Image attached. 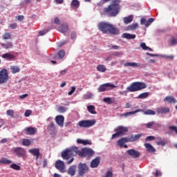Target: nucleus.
I'll return each mask as SVG.
<instances>
[{
  "label": "nucleus",
  "instance_id": "nucleus-1",
  "mask_svg": "<svg viewBox=\"0 0 177 177\" xmlns=\"http://www.w3.org/2000/svg\"><path fill=\"white\" fill-rule=\"evenodd\" d=\"M78 155L81 158H86V159H91L95 155V151L91 148H82V151H79L77 147H71L68 148V165L73 163L74 160V156Z\"/></svg>",
  "mask_w": 177,
  "mask_h": 177
},
{
  "label": "nucleus",
  "instance_id": "nucleus-2",
  "mask_svg": "<svg viewBox=\"0 0 177 177\" xmlns=\"http://www.w3.org/2000/svg\"><path fill=\"white\" fill-rule=\"evenodd\" d=\"M98 29L102 31L103 34H111V35H118L120 31L118 27H115L111 23H106L105 21H101L98 24Z\"/></svg>",
  "mask_w": 177,
  "mask_h": 177
},
{
  "label": "nucleus",
  "instance_id": "nucleus-3",
  "mask_svg": "<svg viewBox=\"0 0 177 177\" xmlns=\"http://www.w3.org/2000/svg\"><path fill=\"white\" fill-rule=\"evenodd\" d=\"M120 2V0H113L111 5L104 8V13L110 16V17L117 16L121 10Z\"/></svg>",
  "mask_w": 177,
  "mask_h": 177
},
{
  "label": "nucleus",
  "instance_id": "nucleus-4",
  "mask_svg": "<svg viewBox=\"0 0 177 177\" xmlns=\"http://www.w3.org/2000/svg\"><path fill=\"white\" fill-rule=\"evenodd\" d=\"M147 85L145 82H141L140 81H136L132 82L129 86H127V91L129 92H136V91H140L141 89H145L147 88Z\"/></svg>",
  "mask_w": 177,
  "mask_h": 177
},
{
  "label": "nucleus",
  "instance_id": "nucleus-5",
  "mask_svg": "<svg viewBox=\"0 0 177 177\" xmlns=\"http://www.w3.org/2000/svg\"><path fill=\"white\" fill-rule=\"evenodd\" d=\"M139 111H143L144 114L154 115L156 113L155 110H151V109H148L147 110H145V111L142 109H137L136 110H133L132 111H127V113H124L123 115L127 117V115H131V114H136V113H139Z\"/></svg>",
  "mask_w": 177,
  "mask_h": 177
},
{
  "label": "nucleus",
  "instance_id": "nucleus-6",
  "mask_svg": "<svg viewBox=\"0 0 177 177\" xmlns=\"http://www.w3.org/2000/svg\"><path fill=\"white\" fill-rule=\"evenodd\" d=\"M115 134H113L111 139H115V138H118L120 135H123L125 132H128V127H124V126H118L117 129H115Z\"/></svg>",
  "mask_w": 177,
  "mask_h": 177
},
{
  "label": "nucleus",
  "instance_id": "nucleus-7",
  "mask_svg": "<svg viewBox=\"0 0 177 177\" xmlns=\"http://www.w3.org/2000/svg\"><path fill=\"white\" fill-rule=\"evenodd\" d=\"M96 122V120H81L78 124L80 127L83 128H88V127H93Z\"/></svg>",
  "mask_w": 177,
  "mask_h": 177
},
{
  "label": "nucleus",
  "instance_id": "nucleus-8",
  "mask_svg": "<svg viewBox=\"0 0 177 177\" xmlns=\"http://www.w3.org/2000/svg\"><path fill=\"white\" fill-rule=\"evenodd\" d=\"M116 85L111 84V82H106V84H102L100 85L98 88L99 92H104V91H109L110 89H113L115 88Z\"/></svg>",
  "mask_w": 177,
  "mask_h": 177
},
{
  "label": "nucleus",
  "instance_id": "nucleus-9",
  "mask_svg": "<svg viewBox=\"0 0 177 177\" xmlns=\"http://www.w3.org/2000/svg\"><path fill=\"white\" fill-rule=\"evenodd\" d=\"M9 80V73L6 68L0 71V84H5Z\"/></svg>",
  "mask_w": 177,
  "mask_h": 177
},
{
  "label": "nucleus",
  "instance_id": "nucleus-10",
  "mask_svg": "<svg viewBox=\"0 0 177 177\" xmlns=\"http://www.w3.org/2000/svg\"><path fill=\"white\" fill-rule=\"evenodd\" d=\"M78 169L79 176H84V174H86L88 171V167L85 163H80Z\"/></svg>",
  "mask_w": 177,
  "mask_h": 177
},
{
  "label": "nucleus",
  "instance_id": "nucleus-11",
  "mask_svg": "<svg viewBox=\"0 0 177 177\" xmlns=\"http://www.w3.org/2000/svg\"><path fill=\"white\" fill-rule=\"evenodd\" d=\"M55 168L58 169L60 172H66V165L64 162L60 160H57L55 162Z\"/></svg>",
  "mask_w": 177,
  "mask_h": 177
},
{
  "label": "nucleus",
  "instance_id": "nucleus-12",
  "mask_svg": "<svg viewBox=\"0 0 177 177\" xmlns=\"http://www.w3.org/2000/svg\"><path fill=\"white\" fill-rule=\"evenodd\" d=\"M127 153L133 159H138L140 158V152H139V151H136V149H129Z\"/></svg>",
  "mask_w": 177,
  "mask_h": 177
},
{
  "label": "nucleus",
  "instance_id": "nucleus-13",
  "mask_svg": "<svg viewBox=\"0 0 177 177\" xmlns=\"http://www.w3.org/2000/svg\"><path fill=\"white\" fill-rule=\"evenodd\" d=\"M14 151L17 157H24L26 156V149L22 147L14 148Z\"/></svg>",
  "mask_w": 177,
  "mask_h": 177
},
{
  "label": "nucleus",
  "instance_id": "nucleus-14",
  "mask_svg": "<svg viewBox=\"0 0 177 177\" xmlns=\"http://www.w3.org/2000/svg\"><path fill=\"white\" fill-rule=\"evenodd\" d=\"M156 110L158 114H167L170 112L169 107H163L162 106L156 107Z\"/></svg>",
  "mask_w": 177,
  "mask_h": 177
},
{
  "label": "nucleus",
  "instance_id": "nucleus-15",
  "mask_svg": "<svg viewBox=\"0 0 177 177\" xmlns=\"http://www.w3.org/2000/svg\"><path fill=\"white\" fill-rule=\"evenodd\" d=\"M29 153L32 154V156H34L36 158V161H38V159L39 158V156H41V153L39 152V148H33L29 149Z\"/></svg>",
  "mask_w": 177,
  "mask_h": 177
},
{
  "label": "nucleus",
  "instance_id": "nucleus-16",
  "mask_svg": "<svg viewBox=\"0 0 177 177\" xmlns=\"http://www.w3.org/2000/svg\"><path fill=\"white\" fill-rule=\"evenodd\" d=\"M100 162L101 158L100 156H97V158L91 160L90 166L92 169H95L96 167H98Z\"/></svg>",
  "mask_w": 177,
  "mask_h": 177
},
{
  "label": "nucleus",
  "instance_id": "nucleus-17",
  "mask_svg": "<svg viewBox=\"0 0 177 177\" xmlns=\"http://www.w3.org/2000/svg\"><path fill=\"white\" fill-rule=\"evenodd\" d=\"M55 122L59 127H63V125H64V116L62 115H57L55 117Z\"/></svg>",
  "mask_w": 177,
  "mask_h": 177
},
{
  "label": "nucleus",
  "instance_id": "nucleus-18",
  "mask_svg": "<svg viewBox=\"0 0 177 177\" xmlns=\"http://www.w3.org/2000/svg\"><path fill=\"white\" fill-rule=\"evenodd\" d=\"M24 132L25 135H35L37 130L34 127H26Z\"/></svg>",
  "mask_w": 177,
  "mask_h": 177
},
{
  "label": "nucleus",
  "instance_id": "nucleus-19",
  "mask_svg": "<svg viewBox=\"0 0 177 177\" xmlns=\"http://www.w3.org/2000/svg\"><path fill=\"white\" fill-rule=\"evenodd\" d=\"M143 134H136V136H133V134H131V136H129L127 138V142H135V140H138V139H140L142 138Z\"/></svg>",
  "mask_w": 177,
  "mask_h": 177
},
{
  "label": "nucleus",
  "instance_id": "nucleus-20",
  "mask_svg": "<svg viewBox=\"0 0 177 177\" xmlns=\"http://www.w3.org/2000/svg\"><path fill=\"white\" fill-rule=\"evenodd\" d=\"M47 131L48 132H50L51 135L56 133V127L55 126V123L51 122L50 124H48Z\"/></svg>",
  "mask_w": 177,
  "mask_h": 177
},
{
  "label": "nucleus",
  "instance_id": "nucleus-21",
  "mask_svg": "<svg viewBox=\"0 0 177 177\" xmlns=\"http://www.w3.org/2000/svg\"><path fill=\"white\" fill-rule=\"evenodd\" d=\"M144 146L145 147L147 151H149V153H154V151H156V148H154L151 144H149V142L144 144Z\"/></svg>",
  "mask_w": 177,
  "mask_h": 177
},
{
  "label": "nucleus",
  "instance_id": "nucleus-22",
  "mask_svg": "<svg viewBox=\"0 0 177 177\" xmlns=\"http://www.w3.org/2000/svg\"><path fill=\"white\" fill-rule=\"evenodd\" d=\"M87 110L91 114H97L96 107L94 106V104L88 105Z\"/></svg>",
  "mask_w": 177,
  "mask_h": 177
},
{
  "label": "nucleus",
  "instance_id": "nucleus-23",
  "mask_svg": "<svg viewBox=\"0 0 177 177\" xmlns=\"http://www.w3.org/2000/svg\"><path fill=\"white\" fill-rule=\"evenodd\" d=\"M133 20V15H130L129 16L123 17V21L124 24H129V23H131Z\"/></svg>",
  "mask_w": 177,
  "mask_h": 177
},
{
  "label": "nucleus",
  "instance_id": "nucleus-24",
  "mask_svg": "<svg viewBox=\"0 0 177 177\" xmlns=\"http://www.w3.org/2000/svg\"><path fill=\"white\" fill-rule=\"evenodd\" d=\"M124 66L128 67V66H131V67H139L140 64L139 63H136L135 62H127L126 63L124 64Z\"/></svg>",
  "mask_w": 177,
  "mask_h": 177
},
{
  "label": "nucleus",
  "instance_id": "nucleus-25",
  "mask_svg": "<svg viewBox=\"0 0 177 177\" xmlns=\"http://www.w3.org/2000/svg\"><path fill=\"white\" fill-rule=\"evenodd\" d=\"M80 6V2L78 0H73L71 3V7L74 9H78Z\"/></svg>",
  "mask_w": 177,
  "mask_h": 177
},
{
  "label": "nucleus",
  "instance_id": "nucleus-26",
  "mask_svg": "<svg viewBox=\"0 0 177 177\" xmlns=\"http://www.w3.org/2000/svg\"><path fill=\"white\" fill-rule=\"evenodd\" d=\"M165 102H168L169 103H176V99L174 96H166L164 98Z\"/></svg>",
  "mask_w": 177,
  "mask_h": 177
},
{
  "label": "nucleus",
  "instance_id": "nucleus-27",
  "mask_svg": "<svg viewBox=\"0 0 177 177\" xmlns=\"http://www.w3.org/2000/svg\"><path fill=\"white\" fill-rule=\"evenodd\" d=\"M57 56L54 57V59H63V57H64V56H66V51L64 50H60L58 53H57Z\"/></svg>",
  "mask_w": 177,
  "mask_h": 177
},
{
  "label": "nucleus",
  "instance_id": "nucleus-28",
  "mask_svg": "<svg viewBox=\"0 0 177 177\" xmlns=\"http://www.w3.org/2000/svg\"><path fill=\"white\" fill-rule=\"evenodd\" d=\"M1 46L4 48V49H12V48H13V42L12 41H8L5 44H2Z\"/></svg>",
  "mask_w": 177,
  "mask_h": 177
},
{
  "label": "nucleus",
  "instance_id": "nucleus-29",
  "mask_svg": "<svg viewBox=\"0 0 177 177\" xmlns=\"http://www.w3.org/2000/svg\"><path fill=\"white\" fill-rule=\"evenodd\" d=\"M123 38H127V39H132L136 38V34H129L128 32H124L122 34Z\"/></svg>",
  "mask_w": 177,
  "mask_h": 177
},
{
  "label": "nucleus",
  "instance_id": "nucleus-30",
  "mask_svg": "<svg viewBox=\"0 0 177 177\" xmlns=\"http://www.w3.org/2000/svg\"><path fill=\"white\" fill-rule=\"evenodd\" d=\"M128 142V138L127 137H123V138H120V140H118V145L120 147H123L124 143H127Z\"/></svg>",
  "mask_w": 177,
  "mask_h": 177
},
{
  "label": "nucleus",
  "instance_id": "nucleus-31",
  "mask_svg": "<svg viewBox=\"0 0 177 177\" xmlns=\"http://www.w3.org/2000/svg\"><path fill=\"white\" fill-rule=\"evenodd\" d=\"M76 170H77V166H71V167H69L68 170V174L73 176H75L76 173Z\"/></svg>",
  "mask_w": 177,
  "mask_h": 177
},
{
  "label": "nucleus",
  "instance_id": "nucleus-32",
  "mask_svg": "<svg viewBox=\"0 0 177 177\" xmlns=\"http://www.w3.org/2000/svg\"><path fill=\"white\" fill-rule=\"evenodd\" d=\"M3 59H6L7 60H12L15 58V55L10 53H5L1 55Z\"/></svg>",
  "mask_w": 177,
  "mask_h": 177
},
{
  "label": "nucleus",
  "instance_id": "nucleus-33",
  "mask_svg": "<svg viewBox=\"0 0 177 177\" xmlns=\"http://www.w3.org/2000/svg\"><path fill=\"white\" fill-rule=\"evenodd\" d=\"M97 71H100L101 73H105V71H106L107 68L104 64H98L97 66Z\"/></svg>",
  "mask_w": 177,
  "mask_h": 177
},
{
  "label": "nucleus",
  "instance_id": "nucleus-34",
  "mask_svg": "<svg viewBox=\"0 0 177 177\" xmlns=\"http://www.w3.org/2000/svg\"><path fill=\"white\" fill-rule=\"evenodd\" d=\"M58 31H59V32H62V34H64L65 32H67V25L66 24H62L59 27Z\"/></svg>",
  "mask_w": 177,
  "mask_h": 177
},
{
  "label": "nucleus",
  "instance_id": "nucleus-35",
  "mask_svg": "<svg viewBox=\"0 0 177 177\" xmlns=\"http://www.w3.org/2000/svg\"><path fill=\"white\" fill-rule=\"evenodd\" d=\"M77 143H82V145H92V141L91 140H80V138H77Z\"/></svg>",
  "mask_w": 177,
  "mask_h": 177
},
{
  "label": "nucleus",
  "instance_id": "nucleus-36",
  "mask_svg": "<svg viewBox=\"0 0 177 177\" xmlns=\"http://www.w3.org/2000/svg\"><path fill=\"white\" fill-rule=\"evenodd\" d=\"M10 70L12 74L20 73V68L19 66H10Z\"/></svg>",
  "mask_w": 177,
  "mask_h": 177
},
{
  "label": "nucleus",
  "instance_id": "nucleus-37",
  "mask_svg": "<svg viewBox=\"0 0 177 177\" xmlns=\"http://www.w3.org/2000/svg\"><path fill=\"white\" fill-rule=\"evenodd\" d=\"M2 39H4V40L12 39V33L11 32H5L2 35Z\"/></svg>",
  "mask_w": 177,
  "mask_h": 177
},
{
  "label": "nucleus",
  "instance_id": "nucleus-38",
  "mask_svg": "<svg viewBox=\"0 0 177 177\" xmlns=\"http://www.w3.org/2000/svg\"><path fill=\"white\" fill-rule=\"evenodd\" d=\"M168 44L169 45H176L177 44V38H175L174 37H172L170 38L168 41Z\"/></svg>",
  "mask_w": 177,
  "mask_h": 177
},
{
  "label": "nucleus",
  "instance_id": "nucleus-39",
  "mask_svg": "<svg viewBox=\"0 0 177 177\" xmlns=\"http://www.w3.org/2000/svg\"><path fill=\"white\" fill-rule=\"evenodd\" d=\"M0 164H12V160L6 158H2L0 159Z\"/></svg>",
  "mask_w": 177,
  "mask_h": 177
},
{
  "label": "nucleus",
  "instance_id": "nucleus-40",
  "mask_svg": "<svg viewBox=\"0 0 177 177\" xmlns=\"http://www.w3.org/2000/svg\"><path fill=\"white\" fill-rule=\"evenodd\" d=\"M149 95V92H142L138 95V99H145V97H148Z\"/></svg>",
  "mask_w": 177,
  "mask_h": 177
},
{
  "label": "nucleus",
  "instance_id": "nucleus-41",
  "mask_svg": "<svg viewBox=\"0 0 177 177\" xmlns=\"http://www.w3.org/2000/svg\"><path fill=\"white\" fill-rule=\"evenodd\" d=\"M10 168L12 169H15V171H20L21 169V167L19 165H17L16 163H12L10 165Z\"/></svg>",
  "mask_w": 177,
  "mask_h": 177
},
{
  "label": "nucleus",
  "instance_id": "nucleus-42",
  "mask_svg": "<svg viewBox=\"0 0 177 177\" xmlns=\"http://www.w3.org/2000/svg\"><path fill=\"white\" fill-rule=\"evenodd\" d=\"M140 46L142 49H144V50H146L147 49L151 51L153 50L152 48H150L149 46H147V45H146L145 42H141Z\"/></svg>",
  "mask_w": 177,
  "mask_h": 177
},
{
  "label": "nucleus",
  "instance_id": "nucleus-43",
  "mask_svg": "<svg viewBox=\"0 0 177 177\" xmlns=\"http://www.w3.org/2000/svg\"><path fill=\"white\" fill-rule=\"evenodd\" d=\"M138 27H139V24H138V23H133V24L128 26L127 28L128 30H136Z\"/></svg>",
  "mask_w": 177,
  "mask_h": 177
},
{
  "label": "nucleus",
  "instance_id": "nucleus-44",
  "mask_svg": "<svg viewBox=\"0 0 177 177\" xmlns=\"http://www.w3.org/2000/svg\"><path fill=\"white\" fill-rule=\"evenodd\" d=\"M22 145H23V146H30L31 141L28 139L24 138L22 140Z\"/></svg>",
  "mask_w": 177,
  "mask_h": 177
},
{
  "label": "nucleus",
  "instance_id": "nucleus-45",
  "mask_svg": "<svg viewBox=\"0 0 177 177\" xmlns=\"http://www.w3.org/2000/svg\"><path fill=\"white\" fill-rule=\"evenodd\" d=\"M61 156L64 160H67V149L62 152Z\"/></svg>",
  "mask_w": 177,
  "mask_h": 177
},
{
  "label": "nucleus",
  "instance_id": "nucleus-46",
  "mask_svg": "<svg viewBox=\"0 0 177 177\" xmlns=\"http://www.w3.org/2000/svg\"><path fill=\"white\" fill-rule=\"evenodd\" d=\"M6 114H7V115H10V117H12L13 118V117L15 115V111L12 109H9V110H7Z\"/></svg>",
  "mask_w": 177,
  "mask_h": 177
},
{
  "label": "nucleus",
  "instance_id": "nucleus-47",
  "mask_svg": "<svg viewBox=\"0 0 177 177\" xmlns=\"http://www.w3.org/2000/svg\"><path fill=\"white\" fill-rule=\"evenodd\" d=\"M104 177H113V173L112 170H108Z\"/></svg>",
  "mask_w": 177,
  "mask_h": 177
},
{
  "label": "nucleus",
  "instance_id": "nucleus-48",
  "mask_svg": "<svg viewBox=\"0 0 177 177\" xmlns=\"http://www.w3.org/2000/svg\"><path fill=\"white\" fill-rule=\"evenodd\" d=\"M93 93L91 92H89L88 93H85V95H84V99H91Z\"/></svg>",
  "mask_w": 177,
  "mask_h": 177
},
{
  "label": "nucleus",
  "instance_id": "nucleus-49",
  "mask_svg": "<svg viewBox=\"0 0 177 177\" xmlns=\"http://www.w3.org/2000/svg\"><path fill=\"white\" fill-rule=\"evenodd\" d=\"M103 101L106 102L109 104H111V103H112L111 97H104Z\"/></svg>",
  "mask_w": 177,
  "mask_h": 177
},
{
  "label": "nucleus",
  "instance_id": "nucleus-50",
  "mask_svg": "<svg viewBox=\"0 0 177 177\" xmlns=\"http://www.w3.org/2000/svg\"><path fill=\"white\" fill-rule=\"evenodd\" d=\"M67 44V41H62L57 43L58 48H62L64 45H66Z\"/></svg>",
  "mask_w": 177,
  "mask_h": 177
},
{
  "label": "nucleus",
  "instance_id": "nucleus-51",
  "mask_svg": "<svg viewBox=\"0 0 177 177\" xmlns=\"http://www.w3.org/2000/svg\"><path fill=\"white\" fill-rule=\"evenodd\" d=\"M153 21L154 19H153L152 17L149 19L148 21H147V24H145L146 27H149V26H150V24H151V23H153Z\"/></svg>",
  "mask_w": 177,
  "mask_h": 177
},
{
  "label": "nucleus",
  "instance_id": "nucleus-52",
  "mask_svg": "<svg viewBox=\"0 0 177 177\" xmlns=\"http://www.w3.org/2000/svg\"><path fill=\"white\" fill-rule=\"evenodd\" d=\"M169 129H170V131H174L177 135V126H169Z\"/></svg>",
  "mask_w": 177,
  "mask_h": 177
},
{
  "label": "nucleus",
  "instance_id": "nucleus-53",
  "mask_svg": "<svg viewBox=\"0 0 177 177\" xmlns=\"http://www.w3.org/2000/svg\"><path fill=\"white\" fill-rule=\"evenodd\" d=\"M32 111L31 110H26L25 113H24V115L25 117H30L32 114Z\"/></svg>",
  "mask_w": 177,
  "mask_h": 177
},
{
  "label": "nucleus",
  "instance_id": "nucleus-54",
  "mask_svg": "<svg viewBox=\"0 0 177 177\" xmlns=\"http://www.w3.org/2000/svg\"><path fill=\"white\" fill-rule=\"evenodd\" d=\"M57 111H59V113H65L66 107H64V106H59L58 108Z\"/></svg>",
  "mask_w": 177,
  "mask_h": 177
},
{
  "label": "nucleus",
  "instance_id": "nucleus-55",
  "mask_svg": "<svg viewBox=\"0 0 177 177\" xmlns=\"http://www.w3.org/2000/svg\"><path fill=\"white\" fill-rule=\"evenodd\" d=\"M75 89H76V86H71V91H69V92H68V95H73V93L75 92Z\"/></svg>",
  "mask_w": 177,
  "mask_h": 177
},
{
  "label": "nucleus",
  "instance_id": "nucleus-56",
  "mask_svg": "<svg viewBox=\"0 0 177 177\" xmlns=\"http://www.w3.org/2000/svg\"><path fill=\"white\" fill-rule=\"evenodd\" d=\"M9 28L12 30H16V28H17V24H10Z\"/></svg>",
  "mask_w": 177,
  "mask_h": 177
},
{
  "label": "nucleus",
  "instance_id": "nucleus-57",
  "mask_svg": "<svg viewBox=\"0 0 177 177\" xmlns=\"http://www.w3.org/2000/svg\"><path fill=\"white\" fill-rule=\"evenodd\" d=\"M15 19H17V20H18V21H21L24 20V16L18 15V16L15 17Z\"/></svg>",
  "mask_w": 177,
  "mask_h": 177
},
{
  "label": "nucleus",
  "instance_id": "nucleus-58",
  "mask_svg": "<svg viewBox=\"0 0 177 177\" xmlns=\"http://www.w3.org/2000/svg\"><path fill=\"white\" fill-rule=\"evenodd\" d=\"M66 74H67V70L64 69L60 72L59 77H64Z\"/></svg>",
  "mask_w": 177,
  "mask_h": 177
},
{
  "label": "nucleus",
  "instance_id": "nucleus-59",
  "mask_svg": "<svg viewBox=\"0 0 177 177\" xmlns=\"http://www.w3.org/2000/svg\"><path fill=\"white\" fill-rule=\"evenodd\" d=\"M153 124H155L154 121H151L150 122H147L146 124V127L147 128H151L152 125H153Z\"/></svg>",
  "mask_w": 177,
  "mask_h": 177
},
{
  "label": "nucleus",
  "instance_id": "nucleus-60",
  "mask_svg": "<svg viewBox=\"0 0 177 177\" xmlns=\"http://www.w3.org/2000/svg\"><path fill=\"white\" fill-rule=\"evenodd\" d=\"M155 137L153 136H149L148 137H146L145 140H154Z\"/></svg>",
  "mask_w": 177,
  "mask_h": 177
},
{
  "label": "nucleus",
  "instance_id": "nucleus-61",
  "mask_svg": "<svg viewBox=\"0 0 177 177\" xmlns=\"http://www.w3.org/2000/svg\"><path fill=\"white\" fill-rule=\"evenodd\" d=\"M140 23L141 24H145V27H146V24L147 23L146 19H145V17H142L141 20H140Z\"/></svg>",
  "mask_w": 177,
  "mask_h": 177
},
{
  "label": "nucleus",
  "instance_id": "nucleus-62",
  "mask_svg": "<svg viewBox=\"0 0 177 177\" xmlns=\"http://www.w3.org/2000/svg\"><path fill=\"white\" fill-rule=\"evenodd\" d=\"M55 24H60V19H59V17H55L54 19Z\"/></svg>",
  "mask_w": 177,
  "mask_h": 177
},
{
  "label": "nucleus",
  "instance_id": "nucleus-63",
  "mask_svg": "<svg viewBox=\"0 0 177 177\" xmlns=\"http://www.w3.org/2000/svg\"><path fill=\"white\" fill-rule=\"evenodd\" d=\"M167 141H158L157 145H161V146H165Z\"/></svg>",
  "mask_w": 177,
  "mask_h": 177
},
{
  "label": "nucleus",
  "instance_id": "nucleus-64",
  "mask_svg": "<svg viewBox=\"0 0 177 177\" xmlns=\"http://www.w3.org/2000/svg\"><path fill=\"white\" fill-rule=\"evenodd\" d=\"M162 176L160 171H158V170H156L155 172V177H160Z\"/></svg>",
  "mask_w": 177,
  "mask_h": 177
}]
</instances>
